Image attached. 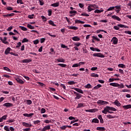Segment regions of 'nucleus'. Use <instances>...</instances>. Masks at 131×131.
<instances>
[{
	"label": "nucleus",
	"mask_w": 131,
	"mask_h": 131,
	"mask_svg": "<svg viewBox=\"0 0 131 131\" xmlns=\"http://www.w3.org/2000/svg\"><path fill=\"white\" fill-rule=\"evenodd\" d=\"M40 6H43L45 5V3L43 2V0H38Z\"/></svg>",
	"instance_id": "53"
},
{
	"label": "nucleus",
	"mask_w": 131,
	"mask_h": 131,
	"mask_svg": "<svg viewBox=\"0 0 131 131\" xmlns=\"http://www.w3.org/2000/svg\"><path fill=\"white\" fill-rule=\"evenodd\" d=\"M100 88H102V85L98 84L96 86H94L92 90H98V89H100Z\"/></svg>",
	"instance_id": "26"
},
{
	"label": "nucleus",
	"mask_w": 131,
	"mask_h": 131,
	"mask_svg": "<svg viewBox=\"0 0 131 131\" xmlns=\"http://www.w3.org/2000/svg\"><path fill=\"white\" fill-rule=\"evenodd\" d=\"M4 129L6 131H10V128H9V126H5Z\"/></svg>",
	"instance_id": "57"
},
{
	"label": "nucleus",
	"mask_w": 131,
	"mask_h": 131,
	"mask_svg": "<svg viewBox=\"0 0 131 131\" xmlns=\"http://www.w3.org/2000/svg\"><path fill=\"white\" fill-rule=\"evenodd\" d=\"M98 118L99 119L100 123H104V120L102 118V115H99Z\"/></svg>",
	"instance_id": "24"
},
{
	"label": "nucleus",
	"mask_w": 131,
	"mask_h": 131,
	"mask_svg": "<svg viewBox=\"0 0 131 131\" xmlns=\"http://www.w3.org/2000/svg\"><path fill=\"white\" fill-rule=\"evenodd\" d=\"M48 23L49 24H50V25H52V26H56V25H55L53 20H49L48 21Z\"/></svg>",
	"instance_id": "36"
},
{
	"label": "nucleus",
	"mask_w": 131,
	"mask_h": 131,
	"mask_svg": "<svg viewBox=\"0 0 131 131\" xmlns=\"http://www.w3.org/2000/svg\"><path fill=\"white\" fill-rule=\"evenodd\" d=\"M6 10H7V11H12L13 7L8 6L6 8Z\"/></svg>",
	"instance_id": "56"
},
{
	"label": "nucleus",
	"mask_w": 131,
	"mask_h": 131,
	"mask_svg": "<svg viewBox=\"0 0 131 131\" xmlns=\"http://www.w3.org/2000/svg\"><path fill=\"white\" fill-rule=\"evenodd\" d=\"M81 107H84L83 103H78L77 108H81Z\"/></svg>",
	"instance_id": "46"
},
{
	"label": "nucleus",
	"mask_w": 131,
	"mask_h": 131,
	"mask_svg": "<svg viewBox=\"0 0 131 131\" xmlns=\"http://www.w3.org/2000/svg\"><path fill=\"white\" fill-rule=\"evenodd\" d=\"M96 129L97 130L104 131L105 129L104 127H97Z\"/></svg>",
	"instance_id": "30"
},
{
	"label": "nucleus",
	"mask_w": 131,
	"mask_h": 131,
	"mask_svg": "<svg viewBox=\"0 0 131 131\" xmlns=\"http://www.w3.org/2000/svg\"><path fill=\"white\" fill-rule=\"evenodd\" d=\"M15 15V13H10L8 14L3 15V17H13Z\"/></svg>",
	"instance_id": "28"
},
{
	"label": "nucleus",
	"mask_w": 131,
	"mask_h": 131,
	"mask_svg": "<svg viewBox=\"0 0 131 131\" xmlns=\"http://www.w3.org/2000/svg\"><path fill=\"white\" fill-rule=\"evenodd\" d=\"M92 8H94V5L89 4L88 7V12H92V11H94V9Z\"/></svg>",
	"instance_id": "12"
},
{
	"label": "nucleus",
	"mask_w": 131,
	"mask_h": 131,
	"mask_svg": "<svg viewBox=\"0 0 131 131\" xmlns=\"http://www.w3.org/2000/svg\"><path fill=\"white\" fill-rule=\"evenodd\" d=\"M122 107L124 109H125V110H127V109H131V104L123 105Z\"/></svg>",
	"instance_id": "17"
},
{
	"label": "nucleus",
	"mask_w": 131,
	"mask_h": 131,
	"mask_svg": "<svg viewBox=\"0 0 131 131\" xmlns=\"http://www.w3.org/2000/svg\"><path fill=\"white\" fill-rule=\"evenodd\" d=\"M7 117H8V115H4L3 117H1L2 121H4V120H6Z\"/></svg>",
	"instance_id": "45"
},
{
	"label": "nucleus",
	"mask_w": 131,
	"mask_h": 131,
	"mask_svg": "<svg viewBox=\"0 0 131 131\" xmlns=\"http://www.w3.org/2000/svg\"><path fill=\"white\" fill-rule=\"evenodd\" d=\"M92 122L94 123H99V120L97 118L93 119L92 120Z\"/></svg>",
	"instance_id": "32"
},
{
	"label": "nucleus",
	"mask_w": 131,
	"mask_h": 131,
	"mask_svg": "<svg viewBox=\"0 0 131 131\" xmlns=\"http://www.w3.org/2000/svg\"><path fill=\"white\" fill-rule=\"evenodd\" d=\"M111 111L115 112L117 111V110H116L115 107L107 106L104 108V110L102 111V113H103V114H107V113H110V114H112V113H114L113 112Z\"/></svg>",
	"instance_id": "1"
},
{
	"label": "nucleus",
	"mask_w": 131,
	"mask_h": 131,
	"mask_svg": "<svg viewBox=\"0 0 131 131\" xmlns=\"http://www.w3.org/2000/svg\"><path fill=\"white\" fill-rule=\"evenodd\" d=\"M48 16H49V17L52 16V9L48 10Z\"/></svg>",
	"instance_id": "55"
},
{
	"label": "nucleus",
	"mask_w": 131,
	"mask_h": 131,
	"mask_svg": "<svg viewBox=\"0 0 131 131\" xmlns=\"http://www.w3.org/2000/svg\"><path fill=\"white\" fill-rule=\"evenodd\" d=\"M10 52H11V48L8 47L6 49L5 51V55H8V54H10Z\"/></svg>",
	"instance_id": "21"
},
{
	"label": "nucleus",
	"mask_w": 131,
	"mask_h": 131,
	"mask_svg": "<svg viewBox=\"0 0 131 131\" xmlns=\"http://www.w3.org/2000/svg\"><path fill=\"white\" fill-rule=\"evenodd\" d=\"M33 123L34 124H39V123H40V121L39 120L34 121Z\"/></svg>",
	"instance_id": "49"
},
{
	"label": "nucleus",
	"mask_w": 131,
	"mask_h": 131,
	"mask_svg": "<svg viewBox=\"0 0 131 131\" xmlns=\"http://www.w3.org/2000/svg\"><path fill=\"white\" fill-rule=\"evenodd\" d=\"M41 18L43 22H46V21H47V17H46L45 16L43 15L41 16Z\"/></svg>",
	"instance_id": "51"
},
{
	"label": "nucleus",
	"mask_w": 131,
	"mask_h": 131,
	"mask_svg": "<svg viewBox=\"0 0 131 131\" xmlns=\"http://www.w3.org/2000/svg\"><path fill=\"white\" fill-rule=\"evenodd\" d=\"M16 80L18 82V83H20V84H24V82H25L24 81L19 79V78H16Z\"/></svg>",
	"instance_id": "20"
},
{
	"label": "nucleus",
	"mask_w": 131,
	"mask_h": 131,
	"mask_svg": "<svg viewBox=\"0 0 131 131\" xmlns=\"http://www.w3.org/2000/svg\"><path fill=\"white\" fill-rule=\"evenodd\" d=\"M40 42L41 43H43V42H45V41H46V38H41L40 39Z\"/></svg>",
	"instance_id": "62"
},
{
	"label": "nucleus",
	"mask_w": 131,
	"mask_h": 131,
	"mask_svg": "<svg viewBox=\"0 0 131 131\" xmlns=\"http://www.w3.org/2000/svg\"><path fill=\"white\" fill-rule=\"evenodd\" d=\"M21 45H22V43H21V42H17V46H16V49H19V48H20V47H21Z\"/></svg>",
	"instance_id": "47"
},
{
	"label": "nucleus",
	"mask_w": 131,
	"mask_h": 131,
	"mask_svg": "<svg viewBox=\"0 0 131 131\" xmlns=\"http://www.w3.org/2000/svg\"><path fill=\"white\" fill-rule=\"evenodd\" d=\"M110 85H111L112 86H115V88H118L119 86V84L118 83H110Z\"/></svg>",
	"instance_id": "18"
},
{
	"label": "nucleus",
	"mask_w": 131,
	"mask_h": 131,
	"mask_svg": "<svg viewBox=\"0 0 131 131\" xmlns=\"http://www.w3.org/2000/svg\"><path fill=\"white\" fill-rule=\"evenodd\" d=\"M17 4H20V5H23V2L22 0H17Z\"/></svg>",
	"instance_id": "64"
},
{
	"label": "nucleus",
	"mask_w": 131,
	"mask_h": 131,
	"mask_svg": "<svg viewBox=\"0 0 131 131\" xmlns=\"http://www.w3.org/2000/svg\"><path fill=\"white\" fill-rule=\"evenodd\" d=\"M68 83L70 85H72L73 84H75V83H76L74 81H70L68 82Z\"/></svg>",
	"instance_id": "38"
},
{
	"label": "nucleus",
	"mask_w": 131,
	"mask_h": 131,
	"mask_svg": "<svg viewBox=\"0 0 131 131\" xmlns=\"http://www.w3.org/2000/svg\"><path fill=\"white\" fill-rule=\"evenodd\" d=\"M74 94L76 96L75 98V100H79V99H80V98H81V97H82V95H81V94H80L75 91H74Z\"/></svg>",
	"instance_id": "5"
},
{
	"label": "nucleus",
	"mask_w": 131,
	"mask_h": 131,
	"mask_svg": "<svg viewBox=\"0 0 131 131\" xmlns=\"http://www.w3.org/2000/svg\"><path fill=\"white\" fill-rule=\"evenodd\" d=\"M107 118H108V119H112L113 118H117L118 117H116V116H112L111 115H108L106 116Z\"/></svg>",
	"instance_id": "22"
},
{
	"label": "nucleus",
	"mask_w": 131,
	"mask_h": 131,
	"mask_svg": "<svg viewBox=\"0 0 131 131\" xmlns=\"http://www.w3.org/2000/svg\"><path fill=\"white\" fill-rule=\"evenodd\" d=\"M72 39L74 41H79V40H80V38L78 36H74L72 38Z\"/></svg>",
	"instance_id": "15"
},
{
	"label": "nucleus",
	"mask_w": 131,
	"mask_h": 131,
	"mask_svg": "<svg viewBox=\"0 0 131 131\" xmlns=\"http://www.w3.org/2000/svg\"><path fill=\"white\" fill-rule=\"evenodd\" d=\"M115 8H116L115 9V12H116V13L117 14H118V13H119V12H120V11H121V6H120V5L116 6H115Z\"/></svg>",
	"instance_id": "9"
},
{
	"label": "nucleus",
	"mask_w": 131,
	"mask_h": 131,
	"mask_svg": "<svg viewBox=\"0 0 131 131\" xmlns=\"http://www.w3.org/2000/svg\"><path fill=\"white\" fill-rule=\"evenodd\" d=\"M69 29H72L73 30H77V29H78V28L75 26H69Z\"/></svg>",
	"instance_id": "29"
},
{
	"label": "nucleus",
	"mask_w": 131,
	"mask_h": 131,
	"mask_svg": "<svg viewBox=\"0 0 131 131\" xmlns=\"http://www.w3.org/2000/svg\"><path fill=\"white\" fill-rule=\"evenodd\" d=\"M115 9V6L110 7L109 8L107 9V11L109 12V11H112Z\"/></svg>",
	"instance_id": "41"
},
{
	"label": "nucleus",
	"mask_w": 131,
	"mask_h": 131,
	"mask_svg": "<svg viewBox=\"0 0 131 131\" xmlns=\"http://www.w3.org/2000/svg\"><path fill=\"white\" fill-rule=\"evenodd\" d=\"M30 62H32V60L31 59H26L22 60V63H30Z\"/></svg>",
	"instance_id": "16"
},
{
	"label": "nucleus",
	"mask_w": 131,
	"mask_h": 131,
	"mask_svg": "<svg viewBox=\"0 0 131 131\" xmlns=\"http://www.w3.org/2000/svg\"><path fill=\"white\" fill-rule=\"evenodd\" d=\"M94 57H98V58H105V55L101 53H96L93 54Z\"/></svg>",
	"instance_id": "3"
},
{
	"label": "nucleus",
	"mask_w": 131,
	"mask_h": 131,
	"mask_svg": "<svg viewBox=\"0 0 131 131\" xmlns=\"http://www.w3.org/2000/svg\"><path fill=\"white\" fill-rule=\"evenodd\" d=\"M49 129H51V126L50 125H46L42 128H39V130L46 131V130H49Z\"/></svg>",
	"instance_id": "7"
},
{
	"label": "nucleus",
	"mask_w": 131,
	"mask_h": 131,
	"mask_svg": "<svg viewBox=\"0 0 131 131\" xmlns=\"http://www.w3.org/2000/svg\"><path fill=\"white\" fill-rule=\"evenodd\" d=\"M112 18L114 19V20H117V21H121V19L115 15H112Z\"/></svg>",
	"instance_id": "14"
},
{
	"label": "nucleus",
	"mask_w": 131,
	"mask_h": 131,
	"mask_svg": "<svg viewBox=\"0 0 131 131\" xmlns=\"http://www.w3.org/2000/svg\"><path fill=\"white\" fill-rule=\"evenodd\" d=\"M114 104L116 106H117V107H120V106L121 105L120 102H119V101L117 100L114 102Z\"/></svg>",
	"instance_id": "19"
},
{
	"label": "nucleus",
	"mask_w": 131,
	"mask_h": 131,
	"mask_svg": "<svg viewBox=\"0 0 131 131\" xmlns=\"http://www.w3.org/2000/svg\"><path fill=\"white\" fill-rule=\"evenodd\" d=\"M57 65L58 66H60V67H62V68H66V66H67L66 64L64 63H58Z\"/></svg>",
	"instance_id": "31"
},
{
	"label": "nucleus",
	"mask_w": 131,
	"mask_h": 131,
	"mask_svg": "<svg viewBox=\"0 0 131 131\" xmlns=\"http://www.w3.org/2000/svg\"><path fill=\"white\" fill-rule=\"evenodd\" d=\"M124 33L126 34H129V35H131V31H125Z\"/></svg>",
	"instance_id": "63"
},
{
	"label": "nucleus",
	"mask_w": 131,
	"mask_h": 131,
	"mask_svg": "<svg viewBox=\"0 0 131 131\" xmlns=\"http://www.w3.org/2000/svg\"><path fill=\"white\" fill-rule=\"evenodd\" d=\"M38 42H39V40H38V39H36L33 41L34 45H37Z\"/></svg>",
	"instance_id": "60"
},
{
	"label": "nucleus",
	"mask_w": 131,
	"mask_h": 131,
	"mask_svg": "<svg viewBox=\"0 0 131 131\" xmlns=\"http://www.w3.org/2000/svg\"><path fill=\"white\" fill-rule=\"evenodd\" d=\"M59 5H60V3L59 2H56L55 3L51 4L50 6L51 7H59Z\"/></svg>",
	"instance_id": "23"
},
{
	"label": "nucleus",
	"mask_w": 131,
	"mask_h": 131,
	"mask_svg": "<svg viewBox=\"0 0 131 131\" xmlns=\"http://www.w3.org/2000/svg\"><path fill=\"white\" fill-rule=\"evenodd\" d=\"M4 70L6 71H8V72H11V70H10V69H9L8 67H4Z\"/></svg>",
	"instance_id": "54"
},
{
	"label": "nucleus",
	"mask_w": 131,
	"mask_h": 131,
	"mask_svg": "<svg viewBox=\"0 0 131 131\" xmlns=\"http://www.w3.org/2000/svg\"><path fill=\"white\" fill-rule=\"evenodd\" d=\"M21 42L23 43H24V42H28V39H27V38H24L22 41Z\"/></svg>",
	"instance_id": "50"
},
{
	"label": "nucleus",
	"mask_w": 131,
	"mask_h": 131,
	"mask_svg": "<svg viewBox=\"0 0 131 131\" xmlns=\"http://www.w3.org/2000/svg\"><path fill=\"white\" fill-rule=\"evenodd\" d=\"M98 110L96 108H93L90 110V113H95V112H97Z\"/></svg>",
	"instance_id": "44"
},
{
	"label": "nucleus",
	"mask_w": 131,
	"mask_h": 131,
	"mask_svg": "<svg viewBox=\"0 0 131 131\" xmlns=\"http://www.w3.org/2000/svg\"><path fill=\"white\" fill-rule=\"evenodd\" d=\"M72 90H74L76 91V92H77L78 93H79L80 94H83V91L82 90L78 89V88H75L74 87L71 88Z\"/></svg>",
	"instance_id": "10"
},
{
	"label": "nucleus",
	"mask_w": 131,
	"mask_h": 131,
	"mask_svg": "<svg viewBox=\"0 0 131 131\" xmlns=\"http://www.w3.org/2000/svg\"><path fill=\"white\" fill-rule=\"evenodd\" d=\"M20 29H21V30H23V31H27V28H26L25 27L23 26H19V27Z\"/></svg>",
	"instance_id": "35"
},
{
	"label": "nucleus",
	"mask_w": 131,
	"mask_h": 131,
	"mask_svg": "<svg viewBox=\"0 0 131 131\" xmlns=\"http://www.w3.org/2000/svg\"><path fill=\"white\" fill-rule=\"evenodd\" d=\"M84 88L85 89H92V85H91V84H87L84 86Z\"/></svg>",
	"instance_id": "39"
},
{
	"label": "nucleus",
	"mask_w": 131,
	"mask_h": 131,
	"mask_svg": "<svg viewBox=\"0 0 131 131\" xmlns=\"http://www.w3.org/2000/svg\"><path fill=\"white\" fill-rule=\"evenodd\" d=\"M74 46L78 48V47H80V46H81V43L79 42H75L74 43Z\"/></svg>",
	"instance_id": "33"
},
{
	"label": "nucleus",
	"mask_w": 131,
	"mask_h": 131,
	"mask_svg": "<svg viewBox=\"0 0 131 131\" xmlns=\"http://www.w3.org/2000/svg\"><path fill=\"white\" fill-rule=\"evenodd\" d=\"M27 27L29 28V29H34V26H32L31 25L28 24Z\"/></svg>",
	"instance_id": "48"
},
{
	"label": "nucleus",
	"mask_w": 131,
	"mask_h": 131,
	"mask_svg": "<svg viewBox=\"0 0 131 131\" xmlns=\"http://www.w3.org/2000/svg\"><path fill=\"white\" fill-rule=\"evenodd\" d=\"M15 119H9L7 121V122H8V123H12V122H14Z\"/></svg>",
	"instance_id": "52"
},
{
	"label": "nucleus",
	"mask_w": 131,
	"mask_h": 131,
	"mask_svg": "<svg viewBox=\"0 0 131 131\" xmlns=\"http://www.w3.org/2000/svg\"><path fill=\"white\" fill-rule=\"evenodd\" d=\"M91 76L92 77H99V75H98L97 74H95V73H92L91 74Z\"/></svg>",
	"instance_id": "37"
},
{
	"label": "nucleus",
	"mask_w": 131,
	"mask_h": 131,
	"mask_svg": "<svg viewBox=\"0 0 131 131\" xmlns=\"http://www.w3.org/2000/svg\"><path fill=\"white\" fill-rule=\"evenodd\" d=\"M57 61L58 63H65V59L63 58H58Z\"/></svg>",
	"instance_id": "27"
},
{
	"label": "nucleus",
	"mask_w": 131,
	"mask_h": 131,
	"mask_svg": "<svg viewBox=\"0 0 131 131\" xmlns=\"http://www.w3.org/2000/svg\"><path fill=\"white\" fill-rule=\"evenodd\" d=\"M120 28H128V26L122 24H118L117 26H114L115 30H119Z\"/></svg>",
	"instance_id": "2"
},
{
	"label": "nucleus",
	"mask_w": 131,
	"mask_h": 131,
	"mask_svg": "<svg viewBox=\"0 0 131 131\" xmlns=\"http://www.w3.org/2000/svg\"><path fill=\"white\" fill-rule=\"evenodd\" d=\"M104 10H100L99 9H96L95 10L94 13H102V12H103Z\"/></svg>",
	"instance_id": "43"
},
{
	"label": "nucleus",
	"mask_w": 131,
	"mask_h": 131,
	"mask_svg": "<svg viewBox=\"0 0 131 131\" xmlns=\"http://www.w3.org/2000/svg\"><path fill=\"white\" fill-rule=\"evenodd\" d=\"M118 67H119L120 68H125V65H124V64H119L118 65Z\"/></svg>",
	"instance_id": "40"
},
{
	"label": "nucleus",
	"mask_w": 131,
	"mask_h": 131,
	"mask_svg": "<svg viewBox=\"0 0 131 131\" xmlns=\"http://www.w3.org/2000/svg\"><path fill=\"white\" fill-rule=\"evenodd\" d=\"M93 38L94 39H96V40H97V41H100V39L98 37H97V36H93Z\"/></svg>",
	"instance_id": "59"
},
{
	"label": "nucleus",
	"mask_w": 131,
	"mask_h": 131,
	"mask_svg": "<svg viewBox=\"0 0 131 131\" xmlns=\"http://www.w3.org/2000/svg\"><path fill=\"white\" fill-rule=\"evenodd\" d=\"M80 16H84L85 17H89L90 15L87 14L86 12H83L82 14H81V15H80Z\"/></svg>",
	"instance_id": "42"
},
{
	"label": "nucleus",
	"mask_w": 131,
	"mask_h": 131,
	"mask_svg": "<svg viewBox=\"0 0 131 131\" xmlns=\"http://www.w3.org/2000/svg\"><path fill=\"white\" fill-rule=\"evenodd\" d=\"M40 113H41V114H43V113H46V109H45V108H42L41 109Z\"/></svg>",
	"instance_id": "58"
},
{
	"label": "nucleus",
	"mask_w": 131,
	"mask_h": 131,
	"mask_svg": "<svg viewBox=\"0 0 131 131\" xmlns=\"http://www.w3.org/2000/svg\"><path fill=\"white\" fill-rule=\"evenodd\" d=\"M22 125H23V126H25V127H31V126H32V124L26 123L25 122H23Z\"/></svg>",
	"instance_id": "11"
},
{
	"label": "nucleus",
	"mask_w": 131,
	"mask_h": 131,
	"mask_svg": "<svg viewBox=\"0 0 131 131\" xmlns=\"http://www.w3.org/2000/svg\"><path fill=\"white\" fill-rule=\"evenodd\" d=\"M34 17V14H32V15H29L28 16V18H29V19H33Z\"/></svg>",
	"instance_id": "61"
},
{
	"label": "nucleus",
	"mask_w": 131,
	"mask_h": 131,
	"mask_svg": "<svg viewBox=\"0 0 131 131\" xmlns=\"http://www.w3.org/2000/svg\"><path fill=\"white\" fill-rule=\"evenodd\" d=\"M4 107H7L8 108L10 107H13V103H11L9 102L5 103L3 104Z\"/></svg>",
	"instance_id": "13"
},
{
	"label": "nucleus",
	"mask_w": 131,
	"mask_h": 131,
	"mask_svg": "<svg viewBox=\"0 0 131 131\" xmlns=\"http://www.w3.org/2000/svg\"><path fill=\"white\" fill-rule=\"evenodd\" d=\"M100 32H104V33H107V31H104V30H97L96 31V33H100Z\"/></svg>",
	"instance_id": "34"
},
{
	"label": "nucleus",
	"mask_w": 131,
	"mask_h": 131,
	"mask_svg": "<svg viewBox=\"0 0 131 131\" xmlns=\"http://www.w3.org/2000/svg\"><path fill=\"white\" fill-rule=\"evenodd\" d=\"M97 104H98V105H106V104H109V102L108 101L99 100L97 101Z\"/></svg>",
	"instance_id": "4"
},
{
	"label": "nucleus",
	"mask_w": 131,
	"mask_h": 131,
	"mask_svg": "<svg viewBox=\"0 0 131 131\" xmlns=\"http://www.w3.org/2000/svg\"><path fill=\"white\" fill-rule=\"evenodd\" d=\"M111 41L113 42V45H117L118 43V39L116 37H113Z\"/></svg>",
	"instance_id": "8"
},
{
	"label": "nucleus",
	"mask_w": 131,
	"mask_h": 131,
	"mask_svg": "<svg viewBox=\"0 0 131 131\" xmlns=\"http://www.w3.org/2000/svg\"><path fill=\"white\" fill-rule=\"evenodd\" d=\"M7 39H8L7 37H4V38L2 37H0V40H1L3 43L5 45H9V42L7 41Z\"/></svg>",
	"instance_id": "6"
},
{
	"label": "nucleus",
	"mask_w": 131,
	"mask_h": 131,
	"mask_svg": "<svg viewBox=\"0 0 131 131\" xmlns=\"http://www.w3.org/2000/svg\"><path fill=\"white\" fill-rule=\"evenodd\" d=\"M75 23H78V24H84L85 22L78 19H76L75 20Z\"/></svg>",
	"instance_id": "25"
}]
</instances>
